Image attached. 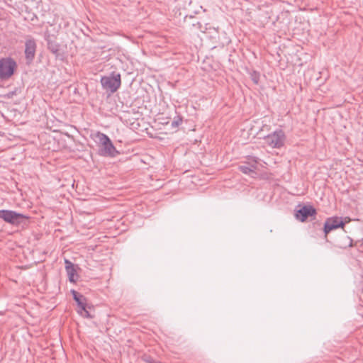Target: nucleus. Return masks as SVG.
Instances as JSON below:
<instances>
[{
  "label": "nucleus",
  "mask_w": 363,
  "mask_h": 363,
  "mask_svg": "<svg viewBox=\"0 0 363 363\" xmlns=\"http://www.w3.org/2000/svg\"><path fill=\"white\" fill-rule=\"evenodd\" d=\"M350 219L349 218H345L343 222H345V224L350 222Z\"/></svg>",
  "instance_id": "obj_16"
},
{
  "label": "nucleus",
  "mask_w": 363,
  "mask_h": 363,
  "mask_svg": "<svg viewBox=\"0 0 363 363\" xmlns=\"http://www.w3.org/2000/svg\"><path fill=\"white\" fill-rule=\"evenodd\" d=\"M251 79H252V80L253 81V82L255 84H257L258 82H259V73H257L256 72H253L251 74Z\"/></svg>",
  "instance_id": "obj_14"
},
{
  "label": "nucleus",
  "mask_w": 363,
  "mask_h": 363,
  "mask_svg": "<svg viewBox=\"0 0 363 363\" xmlns=\"http://www.w3.org/2000/svg\"><path fill=\"white\" fill-rule=\"evenodd\" d=\"M101 83L104 89L109 91L111 93H114L121 86V74L113 72L109 76L102 77Z\"/></svg>",
  "instance_id": "obj_1"
},
{
  "label": "nucleus",
  "mask_w": 363,
  "mask_h": 363,
  "mask_svg": "<svg viewBox=\"0 0 363 363\" xmlns=\"http://www.w3.org/2000/svg\"><path fill=\"white\" fill-rule=\"evenodd\" d=\"M0 218L13 225H18L28 219L23 214L9 210H0Z\"/></svg>",
  "instance_id": "obj_3"
},
{
  "label": "nucleus",
  "mask_w": 363,
  "mask_h": 363,
  "mask_svg": "<svg viewBox=\"0 0 363 363\" xmlns=\"http://www.w3.org/2000/svg\"><path fill=\"white\" fill-rule=\"evenodd\" d=\"M78 313L83 317L87 318H91L92 316L89 313V312L86 310V305L83 306V308H81L78 310Z\"/></svg>",
  "instance_id": "obj_13"
},
{
  "label": "nucleus",
  "mask_w": 363,
  "mask_h": 363,
  "mask_svg": "<svg viewBox=\"0 0 363 363\" xmlns=\"http://www.w3.org/2000/svg\"><path fill=\"white\" fill-rule=\"evenodd\" d=\"M59 45L55 42L48 41V49L54 54H57L59 52Z\"/></svg>",
  "instance_id": "obj_12"
},
{
  "label": "nucleus",
  "mask_w": 363,
  "mask_h": 363,
  "mask_svg": "<svg viewBox=\"0 0 363 363\" xmlns=\"http://www.w3.org/2000/svg\"><path fill=\"white\" fill-rule=\"evenodd\" d=\"M317 213L316 209L311 206H303L296 211V218L301 222H304L308 217L315 216Z\"/></svg>",
  "instance_id": "obj_6"
},
{
  "label": "nucleus",
  "mask_w": 363,
  "mask_h": 363,
  "mask_svg": "<svg viewBox=\"0 0 363 363\" xmlns=\"http://www.w3.org/2000/svg\"><path fill=\"white\" fill-rule=\"evenodd\" d=\"M72 293L73 295V298L77 303L79 309L86 305V298L83 295L74 290L72 291Z\"/></svg>",
  "instance_id": "obj_11"
},
{
  "label": "nucleus",
  "mask_w": 363,
  "mask_h": 363,
  "mask_svg": "<svg viewBox=\"0 0 363 363\" xmlns=\"http://www.w3.org/2000/svg\"><path fill=\"white\" fill-rule=\"evenodd\" d=\"M182 123V119L180 118H178L177 120H174L172 123V126L177 128Z\"/></svg>",
  "instance_id": "obj_15"
},
{
  "label": "nucleus",
  "mask_w": 363,
  "mask_h": 363,
  "mask_svg": "<svg viewBox=\"0 0 363 363\" xmlns=\"http://www.w3.org/2000/svg\"><path fill=\"white\" fill-rule=\"evenodd\" d=\"M25 55L28 63H30L34 59L36 43L33 39H28L26 42Z\"/></svg>",
  "instance_id": "obj_8"
},
{
  "label": "nucleus",
  "mask_w": 363,
  "mask_h": 363,
  "mask_svg": "<svg viewBox=\"0 0 363 363\" xmlns=\"http://www.w3.org/2000/svg\"><path fill=\"white\" fill-rule=\"evenodd\" d=\"M16 62L10 59H3L0 60V78L7 79L11 77L14 72Z\"/></svg>",
  "instance_id": "obj_4"
},
{
  "label": "nucleus",
  "mask_w": 363,
  "mask_h": 363,
  "mask_svg": "<svg viewBox=\"0 0 363 363\" xmlns=\"http://www.w3.org/2000/svg\"><path fill=\"white\" fill-rule=\"evenodd\" d=\"M345 222H343L342 218L333 217L328 218L325 222L323 228L325 237L331 230L337 229L338 228H343Z\"/></svg>",
  "instance_id": "obj_7"
},
{
  "label": "nucleus",
  "mask_w": 363,
  "mask_h": 363,
  "mask_svg": "<svg viewBox=\"0 0 363 363\" xmlns=\"http://www.w3.org/2000/svg\"><path fill=\"white\" fill-rule=\"evenodd\" d=\"M266 143L272 147L279 148L284 145L285 135L283 130H279L268 135L265 138Z\"/></svg>",
  "instance_id": "obj_5"
},
{
  "label": "nucleus",
  "mask_w": 363,
  "mask_h": 363,
  "mask_svg": "<svg viewBox=\"0 0 363 363\" xmlns=\"http://www.w3.org/2000/svg\"><path fill=\"white\" fill-rule=\"evenodd\" d=\"M65 269H66V272L69 277V280L71 282H75L76 279L74 277L76 275V270L74 269V264H72V262H71L68 259H65Z\"/></svg>",
  "instance_id": "obj_10"
},
{
  "label": "nucleus",
  "mask_w": 363,
  "mask_h": 363,
  "mask_svg": "<svg viewBox=\"0 0 363 363\" xmlns=\"http://www.w3.org/2000/svg\"><path fill=\"white\" fill-rule=\"evenodd\" d=\"M98 138L100 143L102 145V147L100 150L101 155L115 157L118 154V152L116 150L111 140L106 135L99 133Z\"/></svg>",
  "instance_id": "obj_2"
},
{
  "label": "nucleus",
  "mask_w": 363,
  "mask_h": 363,
  "mask_svg": "<svg viewBox=\"0 0 363 363\" xmlns=\"http://www.w3.org/2000/svg\"><path fill=\"white\" fill-rule=\"evenodd\" d=\"M240 170L245 174H249L252 177H254L257 173L255 172V169H257V162L255 161L253 164L241 165L239 167Z\"/></svg>",
  "instance_id": "obj_9"
}]
</instances>
